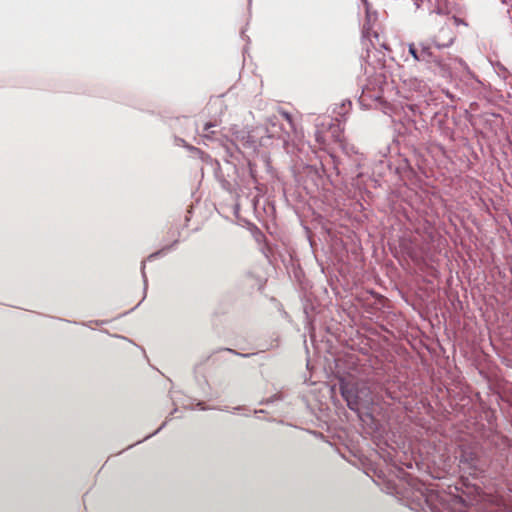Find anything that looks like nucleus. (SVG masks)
<instances>
[{"label":"nucleus","mask_w":512,"mask_h":512,"mask_svg":"<svg viewBox=\"0 0 512 512\" xmlns=\"http://www.w3.org/2000/svg\"><path fill=\"white\" fill-rule=\"evenodd\" d=\"M454 42L450 38L446 43H440L436 38L421 41V56L418 61L424 69L433 75L447 78L451 75L450 61L454 60L460 65H465L463 59L441 54V50L450 47Z\"/></svg>","instance_id":"f03ea898"},{"label":"nucleus","mask_w":512,"mask_h":512,"mask_svg":"<svg viewBox=\"0 0 512 512\" xmlns=\"http://www.w3.org/2000/svg\"><path fill=\"white\" fill-rule=\"evenodd\" d=\"M350 107H351L350 100L342 102L341 107H340L341 110L338 112V114L340 116H344L349 111Z\"/></svg>","instance_id":"4468645a"},{"label":"nucleus","mask_w":512,"mask_h":512,"mask_svg":"<svg viewBox=\"0 0 512 512\" xmlns=\"http://www.w3.org/2000/svg\"><path fill=\"white\" fill-rule=\"evenodd\" d=\"M177 243H178V239H175L172 244L164 246L162 249L152 253L148 257V259L149 260H153V259H155L157 257H160V256H163V255L167 254L169 251H171L176 246Z\"/></svg>","instance_id":"f8f14e48"},{"label":"nucleus","mask_w":512,"mask_h":512,"mask_svg":"<svg viewBox=\"0 0 512 512\" xmlns=\"http://www.w3.org/2000/svg\"><path fill=\"white\" fill-rule=\"evenodd\" d=\"M363 160L364 156L361 153L342 160L335 159L333 157V163L337 173L341 174L343 172L346 176H350L351 178H359L362 176V173L359 170L363 165Z\"/></svg>","instance_id":"0eeeda50"},{"label":"nucleus","mask_w":512,"mask_h":512,"mask_svg":"<svg viewBox=\"0 0 512 512\" xmlns=\"http://www.w3.org/2000/svg\"><path fill=\"white\" fill-rule=\"evenodd\" d=\"M295 177L308 193H314L323 184V170L315 165L297 168Z\"/></svg>","instance_id":"39448f33"},{"label":"nucleus","mask_w":512,"mask_h":512,"mask_svg":"<svg viewBox=\"0 0 512 512\" xmlns=\"http://www.w3.org/2000/svg\"><path fill=\"white\" fill-rule=\"evenodd\" d=\"M408 52L413 59L418 62L421 56V41L418 43L408 44Z\"/></svg>","instance_id":"9b49d317"},{"label":"nucleus","mask_w":512,"mask_h":512,"mask_svg":"<svg viewBox=\"0 0 512 512\" xmlns=\"http://www.w3.org/2000/svg\"><path fill=\"white\" fill-rule=\"evenodd\" d=\"M453 18H454V21H455V23H456L457 25H459V24L466 25V23H465L462 19L457 18V17H453Z\"/></svg>","instance_id":"dca6fc26"},{"label":"nucleus","mask_w":512,"mask_h":512,"mask_svg":"<svg viewBox=\"0 0 512 512\" xmlns=\"http://www.w3.org/2000/svg\"><path fill=\"white\" fill-rule=\"evenodd\" d=\"M340 147L345 155V159L353 157L356 154H359V152L357 151L356 147L353 144L341 141Z\"/></svg>","instance_id":"9d476101"},{"label":"nucleus","mask_w":512,"mask_h":512,"mask_svg":"<svg viewBox=\"0 0 512 512\" xmlns=\"http://www.w3.org/2000/svg\"><path fill=\"white\" fill-rule=\"evenodd\" d=\"M248 171L252 184L255 185V187L257 188L258 174L256 169V163L248 161Z\"/></svg>","instance_id":"ddd939ff"},{"label":"nucleus","mask_w":512,"mask_h":512,"mask_svg":"<svg viewBox=\"0 0 512 512\" xmlns=\"http://www.w3.org/2000/svg\"><path fill=\"white\" fill-rule=\"evenodd\" d=\"M315 139L319 144L327 142V133L335 140L341 142L343 131L341 120L329 116H320L315 120Z\"/></svg>","instance_id":"20e7f679"},{"label":"nucleus","mask_w":512,"mask_h":512,"mask_svg":"<svg viewBox=\"0 0 512 512\" xmlns=\"http://www.w3.org/2000/svg\"><path fill=\"white\" fill-rule=\"evenodd\" d=\"M263 163L268 166V162L266 160H263Z\"/></svg>","instance_id":"f3484780"},{"label":"nucleus","mask_w":512,"mask_h":512,"mask_svg":"<svg viewBox=\"0 0 512 512\" xmlns=\"http://www.w3.org/2000/svg\"><path fill=\"white\" fill-rule=\"evenodd\" d=\"M261 126L264 130L267 146L270 145L272 139H281L283 142H287L290 132L295 131L292 116L285 111H280L279 114L268 117L266 124Z\"/></svg>","instance_id":"7ed1b4c3"},{"label":"nucleus","mask_w":512,"mask_h":512,"mask_svg":"<svg viewBox=\"0 0 512 512\" xmlns=\"http://www.w3.org/2000/svg\"><path fill=\"white\" fill-rule=\"evenodd\" d=\"M383 99V90L379 86V81L375 78L363 86L362 93L358 99L360 105L365 108H372L374 105L381 104Z\"/></svg>","instance_id":"423d86ee"},{"label":"nucleus","mask_w":512,"mask_h":512,"mask_svg":"<svg viewBox=\"0 0 512 512\" xmlns=\"http://www.w3.org/2000/svg\"><path fill=\"white\" fill-rule=\"evenodd\" d=\"M215 123L208 122L204 125L202 137L207 140H217L226 152L232 156V148L239 150L240 148L256 151L258 147H267V140L264 137L262 126H256L251 129H232V139L227 137H216V131L213 128Z\"/></svg>","instance_id":"f257e3e1"},{"label":"nucleus","mask_w":512,"mask_h":512,"mask_svg":"<svg viewBox=\"0 0 512 512\" xmlns=\"http://www.w3.org/2000/svg\"><path fill=\"white\" fill-rule=\"evenodd\" d=\"M174 144L176 146H183V147H186L188 150L192 151V152H195L197 153L200 158L202 160H205V159H208L210 158V156L206 153H204L203 151H201L200 149L194 147V146H191V145H188L186 144L185 140L180 138V137H174Z\"/></svg>","instance_id":"1a4fd4ad"},{"label":"nucleus","mask_w":512,"mask_h":512,"mask_svg":"<svg viewBox=\"0 0 512 512\" xmlns=\"http://www.w3.org/2000/svg\"><path fill=\"white\" fill-rule=\"evenodd\" d=\"M341 395L344 400H346V404L352 410H356L358 408V396H356L352 390L346 388L345 386L341 387Z\"/></svg>","instance_id":"6e6552de"},{"label":"nucleus","mask_w":512,"mask_h":512,"mask_svg":"<svg viewBox=\"0 0 512 512\" xmlns=\"http://www.w3.org/2000/svg\"><path fill=\"white\" fill-rule=\"evenodd\" d=\"M141 274H142V278H143V282H144V290L146 291L147 285H148V280H147V276L145 273V264L144 263H142Z\"/></svg>","instance_id":"2eb2a0df"}]
</instances>
